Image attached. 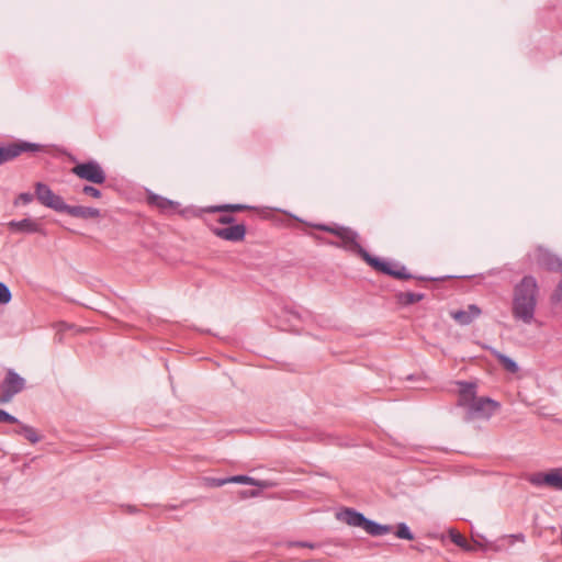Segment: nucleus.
Listing matches in <instances>:
<instances>
[{"mask_svg":"<svg viewBox=\"0 0 562 562\" xmlns=\"http://www.w3.org/2000/svg\"><path fill=\"white\" fill-rule=\"evenodd\" d=\"M0 423L20 424L15 416L7 413L3 409H0Z\"/></svg>","mask_w":562,"mask_h":562,"instance_id":"obj_31","label":"nucleus"},{"mask_svg":"<svg viewBox=\"0 0 562 562\" xmlns=\"http://www.w3.org/2000/svg\"><path fill=\"white\" fill-rule=\"evenodd\" d=\"M205 485L209 487H221L228 483V477H205L204 479Z\"/></svg>","mask_w":562,"mask_h":562,"instance_id":"obj_27","label":"nucleus"},{"mask_svg":"<svg viewBox=\"0 0 562 562\" xmlns=\"http://www.w3.org/2000/svg\"><path fill=\"white\" fill-rule=\"evenodd\" d=\"M539 288L535 277L525 276L514 288L512 313L515 319L531 324L535 319Z\"/></svg>","mask_w":562,"mask_h":562,"instance_id":"obj_1","label":"nucleus"},{"mask_svg":"<svg viewBox=\"0 0 562 562\" xmlns=\"http://www.w3.org/2000/svg\"><path fill=\"white\" fill-rule=\"evenodd\" d=\"M34 199V195L30 192L20 193L14 202L15 205L22 203L23 205L30 204Z\"/></svg>","mask_w":562,"mask_h":562,"instance_id":"obj_29","label":"nucleus"},{"mask_svg":"<svg viewBox=\"0 0 562 562\" xmlns=\"http://www.w3.org/2000/svg\"><path fill=\"white\" fill-rule=\"evenodd\" d=\"M63 213L82 220L98 218L101 216L99 209L82 205L66 204Z\"/></svg>","mask_w":562,"mask_h":562,"instance_id":"obj_13","label":"nucleus"},{"mask_svg":"<svg viewBox=\"0 0 562 562\" xmlns=\"http://www.w3.org/2000/svg\"><path fill=\"white\" fill-rule=\"evenodd\" d=\"M81 192L94 199H100L102 196V193L99 189L89 184L83 186Z\"/></svg>","mask_w":562,"mask_h":562,"instance_id":"obj_28","label":"nucleus"},{"mask_svg":"<svg viewBox=\"0 0 562 562\" xmlns=\"http://www.w3.org/2000/svg\"><path fill=\"white\" fill-rule=\"evenodd\" d=\"M548 486L562 491V469H554L549 472V476L546 477Z\"/></svg>","mask_w":562,"mask_h":562,"instance_id":"obj_22","label":"nucleus"},{"mask_svg":"<svg viewBox=\"0 0 562 562\" xmlns=\"http://www.w3.org/2000/svg\"><path fill=\"white\" fill-rule=\"evenodd\" d=\"M459 400L458 404L463 407L470 406L471 403L476 400V385L475 383L470 382H460L459 383Z\"/></svg>","mask_w":562,"mask_h":562,"instance_id":"obj_15","label":"nucleus"},{"mask_svg":"<svg viewBox=\"0 0 562 562\" xmlns=\"http://www.w3.org/2000/svg\"><path fill=\"white\" fill-rule=\"evenodd\" d=\"M71 173L79 179L94 183L102 184L106 180V175L101 165L97 160H88L79 162L71 168Z\"/></svg>","mask_w":562,"mask_h":562,"instance_id":"obj_4","label":"nucleus"},{"mask_svg":"<svg viewBox=\"0 0 562 562\" xmlns=\"http://www.w3.org/2000/svg\"><path fill=\"white\" fill-rule=\"evenodd\" d=\"M481 314V310L475 304H471L467 310L453 311L450 313L451 317L460 325L465 326L471 324Z\"/></svg>","mask_w":562,"mask_h":562,"instance_id":"obj_14","label":"nucleus"},{"mask_svg":"<svg viewBox=\"0 0 562 562\" xmlns=\"http://www.w3.org/2000/svg\"><path fill=\"white\" fill-rule=\"evenodd\" d=\"M19 429L15 430L18 435L24 436L30 442L36 443L41 440V437L37 435L36 430L27 425L22 423L19 424Z\"/></svg>","mask_w":562,"mask_h":562,"instance_id":"obj_20","label":"nucleus"},{"mask_svg":"<svg viewBox=\"0 0 562 562\" xmlns=\"http://www.w3.org/2000/svg\"><path fill=\"white\" fill-rule=\"evenodd\" d=\"M149 204L157 206L162 212H172L177 209L178 203L164 196L151 194L148 198Z\"/></svg>","mask_w":562,"mask_h":562,"instance_id":"obj_16","label":"nucleus"},{"mask_svg":"<svg viewBox=\"0 0 562 562\" xmlns=\"http://www.w3.org/2000/svg\"><path fill=\"white\" fill-rule=\"evenodd\" d=\"M450 540L467 552H473L476 549L475 544H471L460 532L451 529L449 531Z\"/></svg>","mask_w":562,"mask_h":562,"instance_id":"obj_17","label":"nucleus"},{"mask_svg":"<svg viewBox=\"0 0 562 562\" xmlns=\"http://www.w3.org/2000/svg\"><path fill=\"white\" fill-rule=\"evenodd\" d=\"M425 297L424 293L414 292H400L397 294V301L400 304L407 306L422 301Z\"/></svg>","mask_w":562,"mask_h":562,"instance_id":"obj_19","label":"nucleus"},{"mask_svg":"<svg viewBox=\"0 0 562 562\" xmlns=\"http://www.w3.org/2000/svg\"><path fill=\"white\" fill-rule=\"evenodd\" d=\"M7 227L12 233H22V234H41L43 236L47 235L46 229L40 222V220L25 217L20 221H10L7 223Z\"/></svg>","mask_w":562,"mask_h":562,"instance_id":"obj_9","label":"nucleus"},{"mask_svg":"<svg viewBox=\"0 0 562 562\" xmlns=\"http://www.w3.org/2000/svg\"><path fill=\"white\" fill-rule=\"evenodd\" d=\"M535 260L537 263L549 270V271H561L562 272V260L555 256L554 254H551L549 250L538 247L535 251Z\"/></svg>","mask_w":562,"mask_h":562,"instance_id":"obj_12","label":"nucleus"},{"mask_svg":"<svg viewBox=\"0 0 562 562\" xmlns=\"http://www.w3.org/2000/svg\"><path fill=\"white\" fill-rule=\"evenodd\" d=\"M493 355L496 357V359L499 361V363L510 373H517L519 370V367L517 362L509 358L506 355L501 353L497 350L493 351Z\"/></svg>","mask_w":562,"mask_h":562,"instance_id":"obj_18","label":"nucleus"},{"mask_svg":"<svg viewBox=\"0 0 562 562\" xmlns=\"http://www.w3.org/2000/svg\"><path fill=\"white\" fill-rule=\"evenodd\" d=\"M35 198L42 205L59 213L64 212L67 204L60 195L54 193V191L43 182L35 183Z\"/></svg>","mask_w":562,"mask_h":562,"instance_id":"obj_6","label":"nucleus"},{"mask_svg":"<svg viewBox=\"0 0 562 562\" xmlns=\"http://www.w3.org/2000/svg\"><path fill=\"white\" fill-rule=\"evenodd\" d=\"M295 546L297 547H303V548H310V549H314L316 547L315 543H311V542H295L294 543Z\"/></svg>","mask_w":562,"mask_h":562,"instance_id":"obj_33","label":"nucleus"},{"mask_svg":"<svg viewBox=\"0 0 562 562\" xmlns=\"http://www.w3.org/2000/svg\"><path fill=\"white\" fill-rule=\"evenodd\" d=\"M337 518L351 527H358L372 537H380L392 531V526L381 525L374 520L368 519L362 513L353 508H345L337 514Z\"/></svg>","mask_w":562,"mask_h":562,"instance_id":"obj_2","label":"nucleus"},{"mask_svg":"<svg viewBox=\"0 0 562 562\" xmlns=\"http://www.w3.org/2000/svg\"><path fill=\"white\" fill-rule=\"evenodd\" d=\"M358 251L363 258V260L379 272L394 277L400 280H407L413 278V276L406 271L405 266L398 262H389L378 257H373L362 247H360Z\"/></svg>","mask_w":562,"mask_h":562,"instance_id":"obj_3","label":"nucleus"},{"mask_svg":"<svg viewBox=\"0 0 562 562\" xmlns=\"http://www.w3.org/2000/svg\"><path fill=\"white\" fill-rule=\"evenodd\" d=\"M551 301L553 304L562 306V280L559 282L554 293L552 294Z\"/></svg>","mask_w":562,"mask_h":562,"instance_id":"obj_30","label":"nucleus"},{"mask_svg":"<svg viewBox=\"0 0 562 562\" xmlns=\"http://www.w3.org/2000/svg\"><path fill=\"white\" fill-rule=\"evenodd\" d=\"M315 228L334 234L339 237L345 244L350 245L358 250L360 249V245L357 241L358 234L349 227L338 226V225H326V224H316Z\"/></svg>","mask_w":562,"mask_h":562,"instance_id":"obj_10","label":"nucleus"},{"mask_svg":"<svg viewBox=\"0 0 562 562\" xmlns=\"http://www.w3.org/2000/svg\"><path fill=\"white\" fill-rule=\"evenodd\" d=\"M11 300H12L11 290L4 282L0 281V304L7 305L11 302Z\"/></svg>","mask_w":562,"mask_h":562,"instance_id":"obj_25","label":"nucleus"},{"mask_svg":"<svg viewBox=\"0 0 562 562\" xmlns=\"http://www.w3.org/2000/svg\"><path fill=\"white\" fill-rule=\"evenodd\" d=\"M395 536L400 539L413 540L414 535L405 522H400L396 528Z\"/></svg>","mask_w":562,"mask_h":562,"instance_id":"obj_24","label":"nucleus"},{"mask_svg":"<svg viewBox=\"0 0 562 562\" xmlns=\"http://www.w3.org/2000/svg\"><path fill=\"white\" fill-rule=\"evenodd\" d=\"M498 407L499 404L490 397H476V400L467 407L468 419H488Z\"/></svg>","mask_w":562,"mask_h":562,"instance_id":"obj_7","label":"nucleus"},{"mask_svg":"<svg viewBox=\"0 0 562 562\" xmlns=\"http://www.w3.org/2000/svg\"><path fill=\"white\" fill-rule=\"evenodd\" d=\"M250 206L245 204H223V205H216V206H210L207 207V212L216 213V212H239L244 210H248Z\"/></svg>","mask_w":562,"mask_h":562,"instance_id":"obj_21","label":"nucleus"},{"mask_svg":"<svg viewBox=\"0 0 562 562\" xmlns=\"http://www.w3.org/2000/svg\"><path fill=\"white\" fill-rule=\"evenodd\" d=\"M212 233L227 241H241L246 236V226L244 224L231 225L228 227L211 226Z\"/></svg>","mask_w":562,"mask_h":562,"instance_id":"obj_11","label":"nucleus"},{"mask_svg":"<svg viewBox=\"0 0 562 562\" xmlns=\"http://www.w3.org/2000/svg\"><path fill=\"white\" fill-rule=\"evenodd\" d=\"M235 222V217L232 215H222L218 218V223L223 225H231Z\"/></svg>","mask_w":562,"mask_h":562,"instance_id":"obj_32","label":"nucleus"},{"mask_svg":"<svg viewBox=\"0 0 562 562\" xmlns=\"http://www.w3.org/2000/svg\"><path fill=\"white\" fill-rule=\"evenodd\" d=\"M43 149V146L37 143H30L26 140H19L9 143L8 145L0 146V166L13 160L23 153H37Z\"/></svg>","mask_w":562,"mask_h":562,"instance_id":"obj_5","label":"nucleus"},{"mask_svg":"<svg viewBox=\"0 0 562 562\" xmlns=\"http://www.w3.org/2000/svg\"><path fill=\"white\" fill-rule=\"evenodd\" d=\"M127 509H128L130 513H135L136 512V509L133 506H127Z\"/></svg>","mask_w":562,"mask_h":562,"instance_id":"obj_34","label":"nucleus"},{"mask_svg":"<svg viewBox=\"0 0 562 562\" xmlns=\"http://www.w3.org/2000/svg\"><path fill=\"white\" fill-rule=\"evenodd\" d=\"M291 315H292L294 318H299V317H300L299 313H296V312H291Z\"/></svg>","mask_w":562,"mask_h":562,"instance_id":"obj_35","label":"nucleus"},{"mask_svg":"<svg viewBox=\"0 0 562 562\" xmlns=\"http://www.w3.org/2000/svg\"><path fill=\"white\" fill-rule=\"evenodd\" d=\"M228 483L247 484L254 486H262L260 482L248 475H234L228 476Z\"/></svg>","mask_w":562,"mask_h":562,"instance_id":"obj_23","label":"nucleus"},{"mask_svg":"<svg viewBox=\"0 0 562 562\" xmlns=\"http://www.w3.org/2000/svg\"><path fill=\"white\" fill-rule=\"evenodd\" d=\"M547 476H549V472L548 473L537 472V473L531 474L529 476L528 481L535 486L548 485V481H546Z\"/></svg>","mask_w":562,"mask_h":562,"instance_id":"obj_26","label":"nucleus"},{"mask_svg":"<svg viewBox=\"0 0 562 562\" xmlns=\"http://www.w3.org/2000/svg\"><path fill=\"white\" fill-rule=\"evenodd\" d=\"M25 386V380L14 370L10 369L1 384L0 403H8Z\"/></svg>","mask_w":562,"mask_h":562,"instance_id":"obj_8","label":"nucleus"}]
</instances>
